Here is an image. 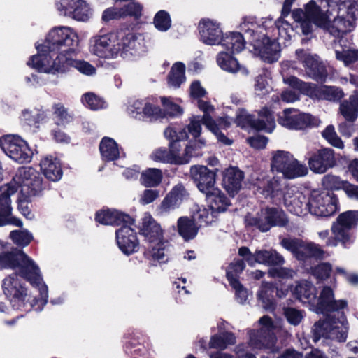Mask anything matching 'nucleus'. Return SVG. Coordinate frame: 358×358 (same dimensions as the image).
Masks as SVG:
<instances>
[{"label":"nucleus","instance_id":"f257e3e1","mask_svg":"<svg viewBox=\"0 0 358 358\" xmlns=\"http://www.w3.org/2000/svg\"><path fill=\"white\" fill-rule=\"evenodd\" d=\"M78 44L77 33L69 27L52 28L43 44H36L38 55H34L27 62L29 66L39 72L47 73L57 58L74 55V47Z\"/></svg>","mask_w":358,"mask_h":358},{"label":"nucleus","instance_id":"f03ea898","mask_svg":"<svg viewBox=\"0 0 358 358\" xmlns=\"http://www.w3.org/2000/svg\"><path fill=\"white\" fill-rule=\"evenodd\" d=\"M137 37L125 31L97 34L90 39V52L102 59H113L136 49Z\"/></svg>","mask_w":358,"mask_h":358},{"label":"nucleus","instance_id":"7ed1b4c3","mask_svg":"<svg viewBox=\"0 0 358 358\" xmlns=\"http://www.w3.org/2000/svg\"><path fill=\"white\" fill-rule=\"evenodd\" d=\"M348 302L345 299L335 300L333 289L325 286L322 289L315 306V312L322 314L325 319L323 321L315 322L313 329V340L318 341L324 336L325 323H341L343 325L347 322V318L343 311L347 308Z\"/></svg>","mask_w":358,"mask_h":358},{"label":"nucleus","instance_id":"20e7f679","mask_svg":"<svg viewBox=\"0 0 358 358\" xmlns=\"http://www.w3.org/2000/svg\"><path fill=\"white\" fill-rule=\"evenodd\" d=\"M240 29L250 37L255 54L268 63L276 62L280 56V46L273 34L268 36L269 31L257 24L253 17H244L240 24Z\"/></svg>","mask_w":358,"mask_h":358},{"label":"nucleus","instance_id":"39448f33","mask_svg":"<svg viewBox=\"0 0 358 358\" xmlns=\"http://www.w3.org/2000/svg\"><path fill=\"white\" fill-rule=\"evenodd\" d=\"M357 226L358 210H350L339 214L331 228L334 236L326 241V245L334 247L340 242L344 248L348 247L354 242V231Z\"/></svg>","mask_w":358,"mask_h":358},{"label":"nucleus","instance_id":"423d86ee","mask_svg":"<svg viewBox=\"0 0 358 358\" xmlns=\"http://www.w3.org/2000/svg\"><path fill=\"white\" fill-rule=\"evenodd\" d=\"M10 182L20 188V194L31 198L41 196L46 188L41 174L32 167L20 168Z\"/></svg>","mask_w":358,"mask_h":358},{"label":"nucleus","instance_id":"0eeeda50","mask_svg":"<svg viewBox=\"0 0 358 358\" xmlns=\"http://www.w3.org/2000/svg\"><path fill=\"white\" fill-rule=\"evenodd\" d=\"M281 245L289 251L293 257L303 264L311 259L321 261L324 259L325 251L319 244L313 242H306L297 238H285L281 241Z\"/></svg>","mask_w":358,"mask_h":358},{"label":"nucleus","instance_id":"6e6552de","mask_svg":"<svg viewBox=\"0 0 358 358\" xmlns=\"http://www.w3.org/2000/svg\"><path fill=\"white\" fill-rule=\"evenodd\" d=\"M283 81L285 84L312 99L337 101L344 96L343 91L338 87L326 85L316 86L315 84L303 82L295 76L284 78Z\"/></svg>","mask_w":358,"mask_h":358},{"label":"nucleus","instance_id":"1a4fd4ad","mask_svg":"<svg viewBox=\"0 0 358 358\" xmlns=\"http://www.w3.org/2000/svg\"><path fill=\"white\" fill-rule=\"evenodd\" d=\"M2 288L13 309L26 312L31 310L33 305L27 300V289L25 284L18 279L17 273L6 277L3 280Z\"/></svg>","mask_w":358,"mask_h":358},{"label":"nucleus","instance_id":"9d476101","mask_svg":"<svg viewBox=\"0 0 358 358\" xmlns=\"http://www.w3.org/2000/svg\"><path fill=\"white\" fill-rule=\"evenodd\" d=\"M127 110L131 117L143 122H153L164 116L153 97L136 99L131 102Z\"/></svg>","mask_w":358,"mask_h":358},{"label":"nucleus","instance_id":"9b49d317","mask_svg":"<svg viewBox=\"0 0 358 358\" xmlns=\"http://www.w3.org/2000/svg\"><path fill=\"white\" fill-rule=\"evenodd\" d=\"M292 17L295 22L301 24L302 32L308 35L312 31L311 22L317 26H324L327 24V17L315 2L310 1L306 4L305 10L295 9L292 11Z\"/></svg>","mask_w":358,"mask_h":358},{"label":"nucleus","instance_id":"f8f14e48","mask_svg":"<svg viewBox=\"0 0 358 358\" xmlns=\"http://www.w3.org/2000/svg\"><path fill=\"white\" fill-rule=\"evenodd\" d=\"M56 8L60 15L86 22L93 15V10L85 0H57Z\"/></svg>","mask_w":358,"mask_h":358},{"label":"nucleus","instance_id":"ddd939ff","mask_svg":"<svg viewBox=\"0 0 358 358\" xmlns=\"http://www.w3.org/2000/svg\"><path fill=\"white\" fill-rule=\"evenodd\" d=\"M262 217H252L249 222L262 232H267L273 227H283L289 223L286 213L278 208L267 206L262 210Z\"/></svg>","mask_w":358,"mask_h":358},{"label":"nucleus","instance_id":"4468645a","mask_svg":"<svg viewBox=\"0 0 358 358\" xmlns=\"http://www.w3.org/2000/svg\"><path fill=\"white\" fill-rule=\"evenodd\" d=\"M238 255L243 257L250 266L257 263L266 266H280L285 264V259L275 250H256L252 253L249 248L241 246L238 248Z\"/></svg>","mask_w":358,"mask_h":358},{"label":"nucleus","instance_id":"2eb2a0df","mask_svg":"<svg viewBox=\"0 0 358 358\" xmlns=\"http://www.w3.org/2000/svg\"><path fill=\"white\" fill-rule=\"evenodd\" d=\"M278 122L289 129H303L319 124V120L310 114L301 113L293 108L285 109L278 117Z\"/></svg>","mask_w":358,"mask_h":358},{"label":"nucleus","instance_id":"dca6fc26","mask_svg":"<svg viewBox=\"0 0 358 358\" xmlns=\"http://www.w3.org/2000/svg\"><path fill=\"white\" fill-rule=\"evenodd\" d=\"M327 24L320 26L327 29L331 35L338 37L344 34L352 31L355 27V14L354 9L341 10L337 16L331 21L330 16L324 14Z\"/></svg>","mask_w":358,"mask_h":358},{"label":"nucleus","instance_id":"f3484780","mask_svg":"<svg viewBox=\"0 0 358 358\" xmlns=\"http://www.w3.org/2000/svg\"><path fill=\"white\" fill-rule=\"evenodd\" d=\"M134 224H126L115 231V241L120 250L129 256L140 249V243L137 233L131 227Z\"/></svg>","mask_w":358,"mask_h":358},{"label":"nucleus","instance_id":"a211bd4d","mask_svg":"<svg viewBox=\"0 0 358 358\" xmlns=\"http://www.w3.org/2000/svg\"><path fill=\"white\" fill-rule=\"evenodd\" d=\"M0 146L8 157H33L38 154L36 149L31 148L27 143L17 135H6L0 138Z\"/></svg>","mask_w":358,"mask_h":358},{"label":"nucleus","instance_id":"6ab92c4d","mask_svg":"<svg viewBox=\"0 0 358 358\" xmlns=\"http://www.w3.org/2000/svg\"><path fill=\"white\" fill-rule=\"evenodd\" d=\"M338 209V198L333 193H322L312 196L311 214L317 217H328Z\"/></svg>","mask_w":358,"mask_h":358},{"label":"nucleus","instance_id":"aec40b11","mask_svg":"<svg viewBox=\"0 0 358 358\" xmlns=\"http://www.w3.org/2000/svg\"><path fill=\"white\" fill-rule=\"evenodd\" d=\"M96 222L102 225L123 226L135 224V218L129 214L115 208H103L94 215Z\"/></svg>","mask_w":358,"mask_h":358},{"label":"nucleus","instance_id":"412c9836","mask_svg":"<svg viewBox=\"0 0 358 358\" xmlns=\"http://www.w3.org/2000/svg\"><path fill=\"white\" fill-rule=\"evenodd\" d=\"M58 60L49 69L48 73H63L71 67L76 68L78 71L87 76H92L96 73V69L89 62L83 60H76L73 59V55L66 56V57L57 58Z\"/></svg>","mask_w":358,"mask_h":358},{"label":"nucleus","instance_id":"4be33fe9","mask_svg":"<svg viewBox=\"0 0 358 358\" xmlns=\"http://www.w3.org/2000/svg\"><path fill=\"white\" fill-rule=\"evenodd\" d=\"M220 171V168L210 169L206 166H193L190 169L191 175L198 189L205 194L215 189L216 176Z\"/></svg>","mask_w":358,"mask_h":358},{"label":"nucleus","instance_id":"5701e85b","mask_svg":"<svg viewBox=\"0 0 358 358\" xmlns=\"http://www.w3.org/2000/svg\"><path fill=\"white\" fill-rule=\"evenodd\" d=\"M272 169H276L278 172L283 174L285 178L288 179H294L299 177L305 176L308 173V168L306 164L299 162L296 158L289 162L287 160L281 162L280 159L284 158H271ZM288 159L289 158H285Z\"/></svg>","mask_w":358,"mask_h":358},{"label":"nucleus","instance_id":"b1692460","mask_svg":"<svg viewBox=\"0 0 358 358\" xmlns=\"http://www.w3.org/2000/svg\"><path fill=\"white\" fill-rule=\"evenodd\" d=\"M199 29L203 43L210 45L221 43L224 36L218 22L209 19L203 20L199 24Z\"/></svg>","mask_w":358,"mask_h":358},{"label":"nucleus","instance_id":"393cba45","mask_svg":"<svg viewBox=\"0 0 358 358\" xmlns=\"http://www.w3.org/2000/svg\"><path fill=\"white\" fill-rule=\"evenodd\" d=\"M197 106L200 110L203 113L202 116V123L217 138L218 141L224 145H231L232 141L227 138L224 134L218 133V128L217 127L215 120L213 118L211 115L215 111L214 106L206 101L199 99L197 102Z\"/></svg>","mask_w":358,"mask_h":358},{"label":"nucleus","instance_id":"a878e982","mask_svg":"<svg viewBox=\"0 0 358 358\" xmlns=\"http://www.w3.org/2000/svg\"><path fill=\"white\" fill-rule=\"evenodd\" d=\"M296 56L306 68V73L309 77L322 80L327 75L324 65L319 62L317 57L310 55L303 50L296 51Z\"/></svg>","mask_w":358,"mask_h":358},{"label":"nucleus","instance_id":"bb28decb","mask_svg":"<svg viewBox=\"0 0 358 358\" xmlns=\"http://www.w3.org/2000/svg\"><path fill=\"white\" fill-rule=\"evenodd\" d=\"M250 345L257 349L275 350L277 338L273 332L264 328L259 330L250 329L248 332Z\"/></svg>","mask_w":358,"mask_h":358},{"label":"nucleus","instance_id":"cd10ccee","mask_svg":"<svg viewBox=\"0 0 358 358\" xmlns=\"http://www.w3.org/2000/svg\"><path fill=\"white\" fill-rule=\"evenodd\" d=\"M18 262L17 268L19 269V275L31 285L38 286L41 280L39 268L23 250L20 255Z\"/></svg>","mask_w":358,"mask_h":358},{"label":"nucleus","instance_id":"c85d7f7f","mask_svg":"<svg viewBox=\"0 0 358 358\" xmlns=\"http://www.w3.org/2000/svg\"><path fill=\"white\" fill-rule=\"evenodd\" d=\"M187 196H188V193L185 186L182 183H178L173 186L171 190L165 196L158 209L161 213H168L179 207Z\"/></svg>","mask_w":358,"mask_h":358},{"label":"nucleus","instance_id":"c756f323","mask_svg":"<svg viewBox=\"0 0 358 358\" xmlns=\"http://www.w3.org/2000/svg\"><path fill=\"white\" fill-rule=\"evenodd\" d=\"M243 178V171L237 167H230L222 172V184L228 194L234 196L241 189Z\"/></svg>","mask_w":358,"mask_h":358},{"label":"nucleus","instance_id":"7c9ffc66","mask_svg":"<svg viewBox=\"0 0 358 358\" xmlns=\"http://www.w3.org/2000/svg\"><path fill=\"white\" fill-rule=\"evenodd\" d=\"M285 17L281 14V16L275 22L271 18H266L260 26L264 28V31H269V34L277 30L280 38L285 41L289 40L294 35V28L285 20Z\"/></svg>","mask_w":358,"mask_h":358},{"label":"nucleus","instance_id":"2f4dec72","mask_svg":"<svg viewBox=\"0 0 358 358\" xmlns=\"http://www.w3.org/2000/svg\"><path fill=\"white\" fill-rule=\"evenodd\" d=\"M140 234L145 237V241L152 244L163 239V230L151 216L143 220L142 226L139 229Z\"/></svg>","mask_w":358,"mask_h":358},{"label":"nucleus","instance_id":"473e14b6","mask_svg":"<svg viewBox=\"0 0 358 358\" xmlns=\"http://www.w3.org/2000/svg\"><path fill=\"white\" fill-rule=\"evenodd\" d=\"M258 189L266 199H280L284 196L282 180L279 177L264 179Z\"/></svg>","mask_w":358,"mask_h":358},{"label":"nucleus","instance_id":"72a5a7b5","mask_svg":"<svg viewBox=\"0 0 358 358\" xmlns=\"http://www.w3.org/2000/svg\"><path fill=\"white\" fill-rule=\"evenodd\" d=\"M6 248V245L0 241V271L16 269L22 250L12 247L10 250H5Z\"/></svg>","mask_w":358,"mask_h":358},{"label":"nucleus","instance_id":"f704fd0d","mask_svg":"<svg viewBox=\"0 0 358 358\" xmlns=\"http://www.w3.org/2000/svg\"><path fill=\"white\" fill-rule=\"evenodd\" d=\"M287 210L297 216H304L311 214L312 196H306L303 193L294 197L289 203L285 202Z\"/></svg>","mask_w":358,"mask_h":358},{"label":"nucleus","instance_id":"c9c22d12","mask_svg":"<svg viewBox=\"0 0 358 358\" xmlns=\"http://www.w3.org/2000/svg\"><path fill=\"white\" fill-rule=\"evenodd\" d=\"M278 292V287L273 284L263 285L257 292V299L266 311L272 313L276 309L277 301L275 294Z\"/></svg>","mask_w":358,"mask_h":358},{"label":"nucleus","instance_id":"e433bc0d","mask_svg":"<svg viewBox=\"0 0 358 358\" xmlns=\"http://www.w3.org/2000/svg\"><path fill=\"white\" fill-rule=\"evenodd\" d=\"M206 197L212 213H223L231 204L227 196L217 188L206 194Z\"/></svg>","mask_w":358,"mask_h":358},{"label":"nucleus","instance_id":"4c0bfd02","mask_svg":"<svg viewBox=\"0 0 358 358\" xmlns=\"http://www.w3.org/2000/svg\"><path fill=\"white\" fill-rule=\"evenodd\" d=\"M293 295L303 303H314L317 299V289L312 282L302 280L294 287Z\"/></svg>","mask_w":358,"mask_h":358},{"label":"nucleus","instance_id":"58836bf2","mask_svg":"<svg viewBox=\"0 0 358 358\" xmlns=\"http://www.w3.org/2000/svg\"><path fill=\"white\" fill-rule=\"evenodd\" d=\"M59 158H43L40 162L41 169L45 178L53 182L59 181L63 175Z\"/></svg>","mask_w":358,"mask_h":358},{"label":"nucleus","instance_id":"ea45409f","mask_svg":"<svg viewBox=\"0 0 358 358\" xmlns=\"http://www.w3.org/2000/svg\"><path fill=\"white\" fill-rule=\"evenodd\" d=\"M217 63L225 71L232 73L240 72L243 76L248 75V70L245 66H241L237 59L229 53L220 52L217 56Z\"/></svg>","mask_w":358,"mask_h":358},{"label":"nucleus","instance_id":"a19ab883","mask_svg":"<svg viewBox=\"0 0 358 358\" xmlns=\"http://www.w3.org/2000/svg\"><path fill=\"white\" fill-rule=\"evenodd\" d=\"M177 227L178 234L185 241L194 239L199 231L195 220L186 216L178 218Z\"/></svg>","mask_w":358,"mask_h":358},{"label":"nucleus","instance_id":"79ce46f5","mask_svg":"<svg viewBox=\"0 0 358 358\" xmlns=\"http://www.w3.org/2000/svg\"><path fill=\"white\" fill-rule=\"evenodd\" d=\"M342 41L334 42L336 58L343 62L345 66H349L358 61V50L341 43Z\"/></svg>","mask_w":358,"mask_h":358},{"label":"nucleus","instance_id":"37998d69","mask_svg":"<svg viewBox=\"0 0 358 358\" xmlns=\"http://www.w3.org/2000/svg\"><path fill=\"white\" fill-rule=\"evenodd\" d=\"M324 8H327L326 15H332L333 12L337 14L341 10H353L358 5V0H321Z\"/></svg>","mask_w":358,"mask_h":358},{"label":"nucleus","instance_id":"c03bdc74","mask_svg":"<svg viewBox=\"0 0 358 358\" xmlns=\"http://www.w3.org/2000/svg\"><path fill=\"white\" fill-rule=\"evenodd\" d=\"M220 44L229 52L238 53L245 48V42L241 34L232 32L223 36Z\"/></svg>","mask_w":358,"mask_h":358},{"label":"nucleus","instance_id":"a18cd8bd","mask_svg":"<svg viewBox=\"0 0 358 358\" xmlns=\"http://www.w3.org/2000/svg\"><path fill=\"white\" fill-rule=\"evenodd\" d=\"M186 80L185 66L183 63L176 62L171 67L167 77V83L170 87L178 88Z\"/></svg>","mask_w":358,"mask_h":358},{"label":"nucleus","instance_id":"49530a36","mask_svg":"<svg viewBox=\"0 0 358 358\" xmlns=\"http://www.w3.org/2000/svg\"><path fill=\"white\" fill-rule=\"evenodd\" d=\"M340 113L349 122H354L358 115V97L357 92L349 98V101H343L339 108Z\"/></svg>","mask_w":358,"mask_h":358},{"label":"nucleus","instance_id":"de8ad7c7","mask_svg":"<svg viewBox=\"0 0 358 358\" xmlns=\"http://www.w3.org/2000/svg\"><path fill=\"white\" fill-rule=\"evenodd\" d=\"M99 150L102 157H120L125 155L122 148L110 137H103L99 143Z\"/></svg>","mask_w":358,"mask_h":358},{"label":"nucleus","instance_id":"09e8293b","mask_svg":"<svg viewBox=\"0 0 358 358\" xmlns=\"http://www.w3.org/2000/svg\"><path fill=\"white\" fill-rule=\"evenodd\" d=\"M254 127L258 130L271 132L275 128V120L271 111L266 107L259 112V119L254 122Z\"/></svg>","mask_w":358,"mask_h":358},{"label":"nucleus","instance_id":"8fccbe9b","mask_svg":"<svg viewBox=\"0 0 358 358\" xmlns=\"http://www.w3.org/2000/svg\"><path fill=\"white\" fill-rule=\"evenodd\" d=\"M337 158H308L310 169L315 173H324L336 165Z\"/></svg>","mask_w":358,"mask_h":358},{"label":"nucleus","instance_id":"3c124183","mask_svg":"<svg viewBox=\"0 0 358 358\" xmlns=\"http://www.w3.org/2000/svg\"><path fill=\"white\" fill-rule=\"evenodd\" d=\"M226 278L230 286L235 290V298L240 303L243 304L248 299V290L241 284L239 279L235 277L231 272L226 273Z\"/></svg>","mask_w":358,"mask_h":358},{"label":"nucleus","instance_id":"603ef678","mask_svg":"<svg viewBox=\"0 0 358 358\" xmlns=\"http://www.w3.org/2000/svg\"><path fill=\"white\" fill-rule=\"evenodd\" d=\"M269 75L264 73L255 78L254 85V92L257 96L262 98L268 94L272 91V87L269 85Z\"/></svg>","mask_w":358,"mask_h":358},{"label":"nucleus","instance_id":"864d4df0","mask_svg":"<svg viewBox=\"0 0 358 358\" xmlns=\"http://www.w3.org/2000/svg\"><path fill=\"white\" fill-rule=\"evenodd\" d=\"M162 179V171L157 169H148L141 176V182L146 187H157L161 183Z\"/></svg>","mask_w":358,"mask_h":358},{"label":"nucleus","instance_id":"5fc2aeb1","mask_svg":"<svg viewBox=\"0 0 358 358\" xmlns=\"http://www.w3.org/2000/svg\"><path fill=\"white\" fill-rule=\"evenodd\" d=\"M53 120L57 126L66 127L73 121V115L61 103L53 106Z\"/></svg>","mask_w":358,"mask_h":358},{"label":"nucleus","instance_id":"6e6d98bb","mask_svg":"<svg viewBox=\"0 0 358 358\" xmlns=\"http://www.w3.org/2000/svg\"><path fill=\"white\" fill-rule=\"evenodd\" d=\"M347 324L348 322H346L343 325L341 323H335L332 324V325L330 323H325V334L323 337L326 336L328 330H329L333 338H335L339 342H345L348 336V331L345 327Z\"/></svg>","mask_w":358,"mask_h":358},{"label":"nucleus","instance_id":"4d7b16f0","mask_svg":"<svg viewBox=\"0 0 358 358\" xmlns=\"http://www.w3.org/2000/svg\"><path fill=\"white\" fill-rule=\"evenodd\" d=\"M310 273L319 281L329 278L332 272V266L329 262H322L310 267Z\"/></svg>","mask_w":358,"mask_h":358},{"label":"nucleus","instance_id":"13d9d810","mask_svg":"<svg viewBox=\"0 0 358 358\" xmlns=\"http://www.w3.org/2000/svg\"><path fill=\"white\" fill-rule=\"evenodd\" d=\"M10 238L17 245L25 247L33 240V236L28 231L13 230L10 234Z\"/></svg>","mask_w":358,"mask_h":358},{"label":"nucleus","instance_id":"bf43d9fd","mask_svg":"<svg viewBox=\"0 0 358 358\" xmlns=\"http://www.w3.org/2000/svg\"><path fill=\"white\" fill-rule=\"evenodd\" d=\"M82 102L86 107L94 110L106 107L105 101L91 92L86 93L83 95Z\"/></svg>","mask_w":358,"mask_h":358},{"label":"nucleus","instance_id":"052dcab7","mask_svg":"<svg viewBox=\"0 0 358 358\" xmlns=\"http://www.w3.org/2000/svg\"><path fill=\"white\" fill-rule=\"evenodd\" d=\"M154 24L159 31H167L171 25L169 14L165 10L157 12L154 17Z\"/></svg>","mask_w":358,"mask_h":358},{"label":"nucleus","instance_id":"680f3d73","mask_svg":"<svg viewBox=\"0 0 358 358\" xmlns=\"http://www.w3.org/2000/svg\"><path fill=\"white\" fill-rule=\"evenodd\" d=\"M346 180H342L339 176L334 175H326L322 178V185L328 190L343 189Z\"/></svg>","mask_w":358,"mask_h":358},{"label":"nucleus","instance_id":"e2e57ef3","mask_svg":"<svg viewBox=\"0 0 358 358\" xmlns=\"http://www.w3.org/2000/svg\"><path fill=\"white\" fill-rule=\"evenodd\" d=\"M303 310H298L292 307H284L283 315H285L287 321L294 326H297L300 324L302 319Z\"/></svg>","mask_w":358,"mask_h":358},{"label":"nucleus","instance_id":"0e129e2a","mask_svg":"<svg viewBox=\"0 0 358 358\" xmlns=\"http://www.w3.org/2000/svg\"><path fill=\"white\" fill-rule=\"evenodd\" d=\"M31 202L32 199L31 197H27L26 196L19 194L17 198V208L23 216L29 220H32L34 217V215L29 207V203Z\"/></svg>","mask_w":358,"mask_h":358},{"label":"nucleus","instance_id":"69168bd1","mask_svg":"<svg viewBox=\"0 0 358 358\" xmlns=\"http://www.w3.org/2000/svg\"><path fill=\"white\" fill-rule=\"evenodd\" d=\"M322 136L333 146L338 148H343L344 147L343 143L341 139L336 134L334 127L332 125H329L322 131Z\"/></svg>","mask_w":358,"mask_h":358},{"label":"nucleus","instance_id":"338daca9","mask_svg":"<svg viewBox=\"0 0 358 358\" xmlns=\"http://www.w3.org/2000/svg\"><path fill=\"white\" fill-rule=\"evenodd\" d=\"M121 8L123 13V17L130 16L134 17L135 19H138L142 15L143 6L139 3L132 2L125 5Z\"/></svg>","mask_w":358,"mask_h":358},{"label":"nucleus","instance_id":"774afa93","mask_svg":"<svg viewBox=\"0 0 358 358\" xmlns=\"http://www.w3.org/2000/svg\"><path fill=\"white\" fill-rule=\"evenodd\" d=\"M153 244L154 245H150L151 251L145 250L144 252L145 257L149 258V256H151L155 260H162L164 257V242L163 239Z\"/></svg>","mask_w":358,"mask_h":358}]
</instances>
